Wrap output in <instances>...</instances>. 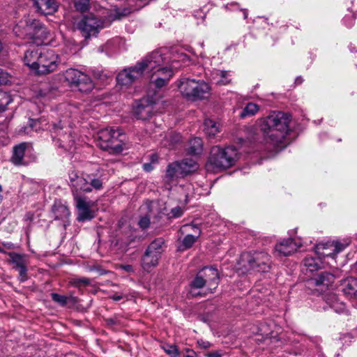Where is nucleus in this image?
Listing matches in <instances>:
<instances>
[{
  "instance_id": "obj_1",
  "label": "nucleus",
  "mask_w": 357,
  "mask_h": 357,
  "mask_svg": "<svg viewBox=\"0 0 357 357\" xmlns=\"http://www.w3.org/2000/svg\"><path fill=\"white\" fill-rule=\"evenodd\" d=\"M70 185L75 202V206L78 211L77 220L85 222L93 218L91 202L81 192H91L93 190H100L102 188V181L100 178H96L91 174L85 176H79L75 172L69 174Z\"/></svg>"
},
{
  "instance_id": "obj_2",
  "label": "nucleus",
  "mask_w": 357,
  "mask_h": 357,
  "mask_svg": "<svg viewBox=\"0 0 357 357\" xmlns=\"http://www.w3.org/2000/svg\"><path fill=\"white\" fill-rule=\"evenodd\" d=\"M150 54L160 55V61L156 63L153 68H146V73L151 74V79L155 75L156 78L152 81L158 89L166 86L170 78L173 77L175 72L182 67L181 62L188 61V56L185 54L171 56L170 51L167 47H161L153 51Z\"/></svg>"
},
{
  "instance_id": "obj_3",
  "label": "nucleus",
  "mask_w": 357,
  "mask_h": 357,
  "mask_svg": "<svg viewBox=\"0 0 357 357\" xmlns=\"http://www.w3.org/2000/svg\"><path fill=\"white\" fill-rule=\"evenodd\" d=\"M291 116L285 112L274 111L259 119V127L268 143L275 146L282 144L289 131Z\"/></svg>"
},
{
  "instance_id": "obj_4",
  "label": "nucleus",
  "mask_w": 357,
  "mask_h": 357,
  "mask_svg": "<svg viewBox=\"0 0 357 357\" xmlns=\"http://www.w3.org/2000/svg\"><path fill=\"white\" fill-rule=\"evenodd\" d=\"M13 31L18 37L29 39L38 45H42L50 35V31L42 22L29 17L22 19Z\"/></svg>"
},
{
  "instance_id": "obj_5",
  "label": "nucleus",
  "mask_w": 357,
  "mask_h": 357,
  "mask_svg": "<svg viewBox=\"0 0 357 357\" xmlns=\"http://www.w3.org/2000/svg\"><path fill=\"white\" fill-rule=\"evenodd\" d=\"M160 61L159 54H149L135 66L125 68L117 77V83L121 86H130L146 73V68H153Z\"/></svg>"
},
{
  "instance_id": "obj_6",
  "label": "nucleus",
  "mask_w": 357,
  "mask_h": 357,
  "mask_svg": "<svg viewBox=\"0 0 357 357\" xmlns=\"http://www.w3.org/2000/svg\"><path fill=\"white\" fill-rule=\"evenodd\" d=\"M125 135L119 128H106L98 132V146L111 154H119L123 150Z\"/></svg>"
},
{
  "instance_id": "obj_7",
  "label": "nucleus",
  "mask_w": 357,
  "mask_h": 357,
  "mask_svg": "<svg viewBox=\"0 0 357 357\" xmlns=\"http://www.w3.org/2000/svg\"><path fill=\"white\" fill-rule=\"evenodd\" d=\"M238 158V151L234 146L224 149L214 146L211 149L208 165L214 170H224L234 165Z\"/></svg>"
},
{
  "instance_id": "obj_8",
  "label": "nucleus",
  "mask_w": 357,
  "mask_h": 357,
  "mask_svg": "<svg viewBox=\"0 0 357 357\" xmlns=\"http://www.w3.org/2000/svg\"><path fill=\"white\" fill-rule=\"evenodd\" d=\"M178 87L183 96L192 101L206 98L210 91V86L205 82L188 78L181 79Z\"/></svg>"
},
{
  "instance_id": "obj_9",
  "label": "nucleus",
  "mask_w": 357,
  "mask_h": 357,
  "mask_svg": "<svg viewBox=\"0 0 357 357\" xmlns=\"http://www.w3.org/2000/svg\"><path fill=\"white\" fill-rule=\"evenodd\" d=\"M240 263L245 271L268 272L271 260L267 252L255 251L242 254Z\"/></svg>"
},
{
  "instance_id": "obj_10",
  "label": "nucleus",
  "mask_w": 357,
  "mask_h": 357,
  "mask_svg": "<svg viewBox=\"0 0 357 357\" xmlns=\"http://www.w3.org/2000/svg\"><path fill=\"white\" fill-rule=\"evenodd\" d=\"M63 76L71 87L77 89L82 93H89L94 88V84L91 77L77 69L66 70Z\"/></svg>"
},
{
  "instance_id": "obj_11",
  "label": "nucleus",
  "mask_w": 357,
  "mask_h": 357,
  "mask_svg": "<svg viewBox=\"0 0 357 357\" xmlns=\"http://www.w3.org/2000/svg\"><path fill=\"white\" fill-rule=\"evenodd\" d=\"M164 245L165 240L162 238H157L149 244L142 259V266L145 271H149L158 265L164 251Z\"/></svg>"
},
{
  "instance_id": "obj_12",
  "label": "nucleus",
  "mask_w": 357,
  "mask_h": 357,
  "mask_svg": "<svg viewBox=\"0 0 357 357\" xmlns=\"http://www.w3.org/2000/svg\"><path fill=\"white\" fill-rule=\"evenodd\" d=\"M103 28L104 22L92 14L83 16L77 23V29L85 38L96 36Z\"/></svg>"
},
{
  "instance_id": "obj_13",
  "label": "nucleus",
  "mask_w": 357,
  "mask_h": 357,
  "mask_svg": "<svg viewBox=\"0 0 357 357\" xmlns=\"http://www.w3.org/2000/svg\"><path fill=\"white\" fill-rule=\"evenodd\" d=\"M58 55L53 50L45 47L34 73L47 75L54 71L58 67Z\"/></svg>"
},
{
  "instance_id": "obj_14",
  "label": "nucleus",
  "mask_w": 357,
  "mask_h": 357,
  "mask_svg": "<svg viewBox=\"0 0 357 357\" xmlns=\"http://www.w3.org/2000/svg\"><path fill=\"white\" fill-rule=\"evenodd\" d=\"M8 255L10 257L9 263L13 265V268L19 273L18 280L24 282L29 279L28 268L29 261L27 256L24 254H20L14 252H9Z\"/></svg>"
},
{
  "instance_id": "obj_15",
  "label": "nucleus",
  "mask_w": 357,
  "mask_h": 357,
  "mask_svg": "<svg viewBox=\"0 0 357 357\" xmlns=\"http://www.w3.org/2000/svg\"><path fill=\"white\" fill-rule=\"evenodd\" d=\"M142 207L146 211V214L140 218L138 225L141 229H146L150 225L151 219L158 220L162 217V213L158 204L154 201H146Z\"/></svg>"
},
{
  "instance_id": "obj_16",
  "label": "nucleus",
  "mask_w": 357,
  "mask_h": 357,
  "mask_svg": "<svg viewBox=\"0 0 357 357\" xmlns=\"http://www.w3.org/2000/svg\"><path fill=\"white\" fill-rule=\"evenodd\" d=\"M335 275L329 272H321L316 277L307 280V285L310 287H319L318 291H323L328 289L335 281Z\"/></svg>"
},
{
  "instance_id": "obj_17",
  "label": "nucleus",
  "mask_w": 357,
  "mask_h": 357,
  "mask_svg": "<svg viewBox=\"0 0 357 357\" xmlns=\"http://www.w3.org/2000/svg\"><path fill=\"white\" fill-rule=\"evenodd\" d=\"M207 287L208 293H213L219 284V274L213 267H204L199 272Z\"/></svg>"
},
{
  "instance_id": "obj_18",
  "label": "nucleus",
  "mask_w": 357,
  "mask_h": 357,
  "mask_svg": "<svg viewBox=\"0 0 357 357\" xmlns=\"http://www.w3.org/2000/svg\"><path fill=\"white\" fill-rule=\"evenodd\" d=\"M340 291L349 299L356 301L353 305L357 308V279L350 277L342 280Z\"/></svg>"
},
{
  "instance_id": "obj_19",
  "label": "nucleus",
  "mask_w": 357,
  "mask_h": 357,
  "mask_svg": "<svg viewBox=\"0 0 357 357\" xmlns=\"http://www.w3.org/2000/svg\"><path fill=\"white\" fill-rule=\"evenodd\" d=\"M54 220H61L66 229L70 225V212L67 206L61 201H55L52 208Z\"/></svg>"
},
{
  "instance_id": "obj_20",
  "label": "nucleus",
  "mask_w": 357,
  "mask_h": 357,
  "mask_svg": "<svg viewBox=\"0 0 357 357\" xmlns=\"http://www.w3.org/2000/svg\"><path fill=\"white\" fill-rule=\"evenodd\" d=\"M45 47L38 45L27 50L24 53V64L34 72Z\"/></svg>"
},
{
  "instance_id": "obj_21",
  "label": "nucleus",
  "mask_w": 357,
  "mask_h": 357,
  "mask_svg": "<svg viewBox=\"0 0 357 357\" xmlns=\"http://www.w3.org/2000/svg\"><path fill=\"white\" fill-rule=\"evenodd\" d=\"M153 111V102L149 99H142L136 105L134 109V114L141 120L149 119Z\"/></svg>"
},
{
  "instance_id": "obj_22",
  "label": "nucleus",
  "mask_w": 357,
  "mask_h": 357,
  "mask_svg": "<svg viewBox=\"0 0 357 357\" xmlns=\"http://www.w3.org/2000/svg\"><path fill=\"white\" fill-rule=\"evenodd\" d=\"M189 228L192 229L195 234H188L183 238L178 247L181 250H185L190 248L201 234V229L194 225H185L181 228L180 231L181 232L184 233L187 231Z\"/></svg>"
},
{
  "instance_id": "obj_23",
  "label": "nucleus",
  "mask_w": 357,
  "mask_h": 357,
  "mask_svg": "<svg viewBox=\"0 0 357 357\" xmlns=\"http://www.w3.org/2000/svg\"><path fill=\"white\" fill-rule=\"evenodd\" d=\"M301 246L294 238H289L277 243L275 250L280 256H289L296 252Z\"/></svg>"
},
{
  "instance_id": "obj_24",
  "label": "nucleus",
  "mask_w": 357,
  "mask_h": 357,
  "mask_svg": "<svg viewBox=\"0 0 357 357\" xmlns=\"http://www.w3.org/2000/svg\"><path fill=\"white\" fill-rule=\"evenodd\" d=\"M37 11L43 15H52L58 9L56 0H33Z\"/></svg>"
},
{
  "instance_id": "obj_25",
  "label": "nucleus",
  "mask_w": 357,
  "mask_h": 357,
  "mask_svg": "<svg viewBox=\"0 0 357 357\" xmlns=\"http://www.w3.org/2000/svg\"><path fill=\"white\" fill-rule=\"evenodd\" d=\"M61 121L58 124L54 123L52 128V138L53 139L57 138L58 142H60L59 146L60 147L68 149L70 147V144H66V139H68L70 136L68 135L69 130L63 131L64 126L61 125Z\"/></svg>"
},
{
  "instance_id": "obj_26",
  "label": "nucleus",
  "mask_w": 357,
  "mask_h": 357,
  "mask_svg": "<svg viewBox=\"0 0 357 357\" xmlns=\"http://www.w3.org/2000/svg\"><path fill=\"white\" fill-rule=\"evenodd\" d=\"M180 175L182 177L195 172L198 169V164L192 158H185L178 162Z\"/></svg>"
},
{
  "instance_id": "obj_27",
  "label": "nucleus",
  "mask_w": 357,
  "mask_h": 357,
  "mask_svg": "<svg viewBox=\"0 0 357 357\" xmlns=\"http://www.w3.org/2000/svg\"><path fill=\"white\" fill-rule=\"evenodd\" d=\"M326 302L329 307L338 314L344 313L346 311V305L344 302L340 301L335 294H329L326 297Z\"/></svg>"
},
{
  "instance_id": "obj_28",
  "label": "nucleus",
  "mask_w": 357,
  "mask_h": 357,
  "mask_svg": "<svg viewBox=\"0 0 357 357\" xmlns=\"http://www.w3.org/2000/svg\"><path fill=\"white\" fill-rule=\"evenodd\" d=\"M314 250L316 255L321 259L326 257L334 258L335 256L330 242L319 243L315 246Z\"/></svg>"
},
{
  "instance_id": "obj_29",
  "label": "nucleus",
  "mask_w": 357,
  "mask_h": 357,
  "mask_svg": "<svg viewBox=\"0 0 357 357\" xmlns=\"http://www.w3.org/2000/svg\"><path fill=\"white\" fill-rule=\"evenodd\" d=\"M204 130L207 137L210 139L214 138L220 132L219 126L211 119H206L204 123Z\"/></svg>"
},
{
  "instance_id": "obj_30",
  "label": "nucleus",
  "mask_w": 357,
  "mask_h": 357,
  "mask_svg": "<svg viewBox=\"0 0 357 357\" xmlns=\"http://www.w3.org/2000/svg\"><path fill=\"white\" fill-rule=\"evenodd\" d=\"M304 265L310 272L317 271L322 266L321 259L318 255L317 257H307L304 259Z\"/></svg>"
},
{
  "instance_id": "obj_31",
  "label": "nucleus",
  "mask_w": 357,
  "mask_h": 357,
  "mask_svg": "<svg viewBox=\"0 0 357 357\" xmlns=\"http://www.w3.org/2000/svg\"><path fill=\"white\" fill-rule=\"evenodd\" d=\"M26 144L22 143L17 146H15L13 149V153L11 160L15 165H20L24 156L26 150Z\"/></svg>"
},
{
  "instance_id": "obj_32",
  "label": "nucleus",
  "mask_w": 357,
  "mask_h": 357,
  "mask_svg": "<svg viewBox=\"0 0 357 357\" xmlns=\"http://www.w3.org/2000/svg\"><path fill=\"white\" fill-rule=\"evenodd\" d=\"M203 150V142L200 137H194L189 142L188 151L191 155H199Z\"/></svg>"
},
{
  "instance_id": "obj_33",
  "label": "nucleus",
  "mask_w": 357,
  "mask_h": 357,
  "mask_svg": "<svg viewBox=\"0 0 357 357\" xmlns=\"http://www.w3.org/2000/svg\"><path fill=\"white\" fill-rule=\"evenodd\" d=\"M206 286L204 282L203 278L199 273H197L195 278L191 281L190 284V291L189 294L192 296L200 295L199 293L195 292V289H202Z\"/></svg>"
},
{
  "instance_id": "obj_34",
  "label": "nucleus",
  "mask_w": 357,
  "mask_h": 357,
  "mask_svg": "<svg viewBox=\"0 0 357 357\" xmlns=\"http://www.w3.org/2000/svg\"><path fill=\"white\" fill-rule=\"evenodd\" d=\"M178 162L169 164L167 168L165 178L167 181H172L176 178L182 177L180 175Z\"/></svg>"
},
{
  "instance_id": "obj_35",
  "label": "nucleus",
  "mask_w": 357,
  "mask_h": 357,
  "mask_svg": "<svg viewBox=\"0 0 357 357\" xmlns=\"http://www.w3.org/2000/svg\"><path fill=\"white\" fill-rule=\"evenodd\" d=\"M214 77L213 79H218L217 80V84L221 85H227L231 82L230 72L225 70H216L213 73Z\"/></svg>"
},
{
  "instance_id": "obj_36",
  "label": "nucleus",
  "mask_w": 357,
  "mask_h": 357,
  "mask_svg": "<svg viewBox=\"0 0 357 357\" xmlns=\"http://www.w3.org/2000/svg\"><path fill=\"white\" fill-rule=\"evenodd\" d=\"M330 243L335 255H337L338 253L343 251L351 243V241L349 238H344L342 241H333Z\"/></svg>"
},
{
  "instance_id": "obj_37",
  "label": "nucleus",
  "mask_w": 357,
  "mask_h": 357,
  "mask_svg": "<svg viewBox=\"0 0 357 357\" xmlns=\"http://www.w3.org/2000/svg\"><path fill=\"white\" fill-rule=\"evenodd\" d=\"M259 107L258 105L253 102H249L245 105L240 114V117L244 119L246 116H253L259 111Z\"/></svg>"
},
{
  "instance_id": "obj_38",
  "label": "nucleus",
  "mask_w": 357,
  "mask_h": 357,
  "mask_svg": "<svg viewBox=\"0 0 357 357\" xmlns=\"http://www.w3.org/2000/svg\"><path fill=\"white\" fill-rule=\"evenodd\" d=\"M75 10L80 13H85L90 8V0H73Z\"/></svg>"
},
{
  "instance_id": "obj_39",
  "label": "nucleus",
  "mask_w": 357,
  "mask_h": 357,
  "mask_svg": "<svg viewBox=\"0 0 357 357\" xmlns=\"http://www.w3.org/2000/svg\"><path fill=\"white\" fill-rule=\"evenodd\" d=\"M91 280L86 278H75L71 284L75 287H86L91 284Z\"/></svg>"
},
{
  "instance_id": "obj_40",
  "label": "nucleus",
  "mask_w": 357,
  "mask_h": 357,
  "mask_svg": "<svg viewBox=\"0 0 357 357\" xmlns=\"http://www.w3.org/2000/svg\"><path fill=\"white\" fill-rule=\"evenodd\" d=\"M51 297L54 302L59 303L61 306H65L67 304L68 300V298L67 296L60 295L56 293H52L51 294Z\"/></svg>"
},
{
  "instance_id": "obj_41",
  "label": "nucleus",
  "mask_w": 357,
  "mask_h": 357,
  "mask_svg": "<svg viewBox=\"0 0 357 357\" xmlns=\"http://www.w3.org/2000/svg\"><path fill=\"white\" fill-rule=\"evenodd\" d=\"M165 351L172 357H176L179 352L177 347L173 344H167L163 347Z\"/></svg>"
},
{
  "instance_id": "obj_42",
  "label": "nucleus",
  "mask_w": 357,
  "mask_h": 357,
  "mask_svg": "<svg viewBox=\"0 0 357 357\" xmlns=\"http://www.w3.org/2000/svg\"><path fill=\"white\" fill-rule=\"evenodd\" d=\"M9 74L0 68V84H6L10 82Z\"/></svg>"
},
{
  "instance_id": "obj_43",
  "label": "nucleus",
  "mask_w": 357,
  "mask_h": 357,
  "mask_svg": "<svg viewBox=\"0 0 357 357\" xmlns=\"http://www.w3.org/2000/svg\"><path fill=\"white\" fill-rule=\"evenodd\" d=\"M183 211L181 207L176 206L171 210L170 214L172 218H179L183 215Z\"/></svg>"
},
{
  "instance_id": "obj_44",
  "label": "nucleus",
  "mask_w": 357,
  "mask_h": 357,
  "mask_svg": "<svg viewBox=\"0 0 357 357\" xmlns=\"http://www.w3.org/2000/svg\"><path fill=\"white\" fill-rule=\"evenodd\" d=\"M197 344L200 349H207L211 347V344L208 341L202 339L198 340Z\"/></svg>"
},
{
  "instance_id": "obj_45",
  "label": "nucleus",
  "mask_w": 357,
  "mask_h": 357,
  "mask_svg": "<svg viewBox=\"0 0 357 357\" xmlns=\"http://www.w3.org/2000/svg\"><path fill=\"white\" fill-rule=\"evenodd\" d=\"M172 144H177L181 139V136L178 133H170L169 135Z\"/></svg>"
},
{
  "instance_id": "obj_46",
  "label": "nucleus",
  "mask_w": 357,
  "mask_h": 357,
  "mask_svg": "<svg viewBox=\"0 0 357 357\" xmlns=\"http://www.w3.org/2000/svg\"><path fill=\"white\" fill-rule=\"evenodd\" d=\"M206 357H222V353L220 351L208 352L205 354Z\"/></svg>"
},
{
  "instance_id": "obj_47",
  "label": "nucleus",
  "mask_w": 357,
  "mask_h": 357,
  "mask_svg": "<svg viewBox=\"0 0 357 357\" xmlns=\"http://www.w3.org/2000/svg\"><path fill=\"white\" fill-rule=\"evenodd\" d=\"M184 357H196V353L193 350L187 349V354Z\"/></svg>"
},
{
  "instance_id": "obj_48",
  "label": "nucleus",
  "mask_w": 357,
  "mask_h": 357,
  "mask_svg": "<svg viewBox=\"0 0 357 357\" xmlns=\"http://www.w3.org/2000/svg\"><path fill=\"white\" fill-rule=\"evenodd\" d=\"M143 167L144 169L146 172H150L153 169L152 165L150 163H145Z\"/></svg>"
},
{
  "instance_id": "obj_49",
  "label": "nucleus",
  "mask_w": 357,
  "mask_h": 357,
  "mask_svg": "<svg viewBox=\"0 0 357 357\" xmlns=\"http://www.w3.org/2000/svg\"><path fill=\"white\" fill-rule=\"evenodd\" d=\"M111 298L115 301H119L123 298V296L119 295V294H114L111 296Z\"/></svg>"
},
{
  "instance_id": "obj_50",
  "label": "nucleus",
  "mask_w": 357,
  "mask_h": 357,
  "mask_svg": "<svg viewBox=\"0 0 357 357\" xmlns=\"http://www.w3.org/2000/svg\"><path fill=\"white\" fill-rule=\"evenodd\" d=\"M123 269L125 270L127 272H132L133 271V268L131 265H125L123 266Z\"/></svg>"
},
{
  "instance_id": "obj_51",
  "label": "nucleus",
  "mask_w": 357,
  "mask_h": 357,
  "mask_svg": "<svg viewBox=\"0 0 357 357\" xmlns=\"http://www.w3.org/2000/svg\"><path fill=\"white\" fill-rule=\"evenodd\" d=\"M3 245L6 248H8V249H12V248H13V243H3Z\"/></svg>"
},
{
  "instance_id": "obj_52",
  "label": "nucleus",
  "mask_w": 357,
  "mask_h": 357,
  "mask_svg": "<svg viewBox=\"0 0 357 357\" xmlns=\"http://www.w3.org/2000/svg\"><path fill=\"white\" fill-rule=\"evenodd\" d=\"M6 105H3L0 102V113L4 112L6 110Z\"/></svg>"
},
{
  "instance_id": "obj_53",
  "label": "nucleus",
  "mask_w": 357,
  "mask_h": 357,
  "mask_svg": "<svg viewBox=\"0 0 357 357\" xmlns=\"http://www.w3.org/2000/svg\"><path fill=\"white\" fill-rule=\"evenodd\" d=\"M303 82V78L301 77H298L296 79V83L298 84H301Z\"/></svg>"
},
{
  "instance_id": "obj_54",
  "label": "nucleus",
  "mask_w": 357,
  "mask_h": 357,
  "mask_svg": "<svg viewBox=\"0 0 357 357\" xmlns=\"http://www.w3.org/2000/svg\"><path fill=\"white\" fill-rule=\"evenodd\" d=\"M242 10L243 12L244 19L245 20L248 18V10L246 9H243Z\"/></svg>"
},
{
  "instance_id": "obj_55",
  "label": "nucleus",
  "mask_w": 357,
  "mask_h": 357,
  "mask_svg": "<svg viewBox=\"0 0 357 357\" xmlns=\"http://www.w3.org/2000/svg\"><path fill=\"white\" fill-rule=\"evenodd\" d=\"M3 199V195H2V186L0 185V204L1 203Z\"/></svg>"
},
{
  "instance_id": "obj_56",
  "label": "nucleus",
  "mask_w": 357,
  "mask_h": 357,
  "mask_svg": "<svg viewBox=\"0 0 357 357\" xmlns=\"http://www.w3.org/2000/svg\"><path fill=\"white\" fill-rule=\"evenodd\" d=\"M0 253L8 255V252L5 251L2 248L0 247Z\"/></svg>"
},
{
  "instance_id": "obj_57",
  "label": "nucleus",
  "mask_w": 357,
  "mask_h": 357,
  "mask_svg": "<svg viewBox=\"0 0 357 357\" xmlns=\"http://www.w3.org/2000/svg\"><path fill=\"white\" fill-rule=\"evenodd\" d=\"M262 327H263V326H261L260 327V331H261V332H263L264 333H266V334L268 335V333H267V332H266V331H263Z\"/></svg>"
},
{
  "instance_id": "obj_58",
  "label": "nucleus",
  "mask_w": 357,
  "mask_h": 357,
  "mask_svg": "<svg viewBox=\"0 0 357 357\" xmlns=\"http://www.w3.org/2000/svg\"><path fill=\"white\" fill-rule=\"evenodd\" d=\"M107 322L111 323V324H114V321L112 319H108Z\"/></svg>"
}]
</instances>
